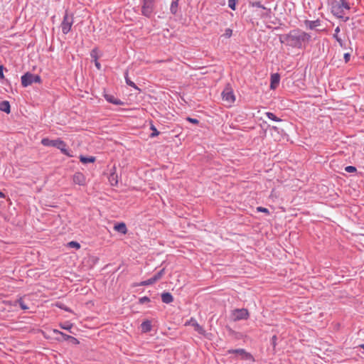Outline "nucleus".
Wrapping results in <instances>:
<instances>
[{"label":"nucleus","instance_id":"nucleus-36","mask_svg":"<svg viewBox=\"0 0 364 364\" xmlns=\"http://www.w3.org/2000/svg\"><path fill=\"white\" fill-rule=\"evenodd\" d=\"M257 210L258 212H262V213H269V210L267 208H266L257 207Z\"/></svg>","mask_w":364,"mask_h":364},{"label":"nucleus","instance_id":"nucleus-17","mask_svg":"<svg viewBox=\"0 0 364 364\" xmlns=\"http://www.w3.org/2000/svg\"><path fill=\"white\" fill-rule=\"evenodd\" d=\"M190 323H191L196 331H198L200 334H204L205 331L204 329L197 323V321L193 318L191 319Z\"/></svg>","mask_w":364,"mask_h":364},{"label":"nucleus","instance_id":"nucleus-6","mask_svg":"<svg viewBox=\"0 0 364 364\" xmlns=\"http://www.w3.org/2000/svg\"><path fill=\"white\" fill-rule=\"evenodd\" d=\"M221 95L223 100L228 106H231L235 101V96L233 93L232 89L229 85L225 87Z\"/></svg>","mask_w":364,"mask_h":364},{"label":"nucleus","instance_id":"nucleus-33","mask_svg":"<svg viewBox=\"0 0 364 364\" xmlns=\"http://www.w3.org/2000/svg\"><path fill=\"white\" fill-rule=\"evenodd\" d=\"M53 332H54L55 333H56V334H60V335H61L62 336H63L64 339H65V340H66V339H68V338H72L71 336H68V335H65V334H64L63 333L60 332V331H58V330H55H55H53Z\"/></svg>","mask_w":364,"mask_h":364},{"label":"nucleus","instance_id":"nucleus-27","mask_svg":"<svg viewBox=\"0 0 364 364\" xmlns=\"http://www.w3.org/2000/svg\"><path fill=\"white\" fill-rule=\"evenodd\" d=\"M164 269H162L161 270H160L159 272H157L154 277L153 278L155 279V281H158L159 279H160L161 278V277L164 275Z\"/></svg>","mask_w":364,"mask_h":364},{"label":"nucleus","instance_id":"nucleus-24","mask_svg":"<svg viewBox=\"0 0 364 364\" xmlns=\"http://www.w3.org/2000/svg\"><path fill=\"white\" fill-rule=\"evenodd\" d=\"M124 77H125L126 82H127V84L128 85H129V86H131V87H134L135 89H137V87L135 85V83L134 82L131 81L129 80V78L128 77V73L127 72L125 73Z\"/></svg>","mask_w":364,"mask_h":364},{"label":"nucleus","instance_id":"nucleus-23","mask_svg":"<svg viewBox=\"0 0 364 364\" xmlns=\"http://www.w3.org/2000/svg\"><path fill=\"white\" fill-rule=\"evenodd\" d=\"M306 23L308 24V27L310 29H314V28H316L320 25V22L318 20L307 21Z\"/></svg>","mask_w":364,"mask_h":364},{"label":"nucleus","instance_id":"nucleus-22","mask_svg":"<svg viewBox=\"0 0 364 364\" xmlns=\"http://www.w3.org/2000/svg\"><path fill=\"white\" fill-rule=\"evenodd\" d=\"M109 181L112 186H116L118 183L117 176L114 173H111L109 177Z\"/></svg>","mask_w":364,"mask_h":364},{"label":"nucleus","instance_id":"nucleus-34","mask_svg":"<svg viewBox=\"0 0 364 364\" xmlns=\"http://www.w3.org/2000/svg\"><path fill=\"white\" fill-rule=\"evenodd\" d=\"M18 304H19V306L20 307L23 309V310H26L28 309V307L25 304V303L23 302V301L22 299H20L18 300Z\"/></svg>","mask_w":364,"mask_h":364},{"label":"nucleus","instance_id":"nucleus-30","mask_svg":"<svg viewBox=\"0 0 364 364\" xmlns=\"http://www.w3.org/2000/svg\"><path fill=\"white\" fill-rule=\"evenodd\" d=\"M252 6L256 8L262 9L264 10H266V7L264 6L259 1H255L252 3Z\"/></svg>","mask_w":364,"mask_h":364},{"label":"nucleus","instance_id":"nucleus-3","mask_svg":"<svg viewBox=\"0 0 364 364\" xmlns=\"http://www.w3.org/2000/svg\"><path fill=\"white\" fill-rule=\"evenodd\" d=\"M41 144L45 146H53V147H55L58 149L60 150V151L69 156V157H72L73 155L70 154V151L66 148V144L63 141L61 140L60 139H49L48 138H43L42 140H41Z\"/></svg>","mask_w":364,"mask_h":364},{"label":"nucleus","instance_id":"nucleus-26","mask_svg":"<svg viewBox=\"0 0 364 364\" xmlns=\"http://www.w3.org/2000/svg\"><path fill=\"white\" fill-rule=\"evenodd\" d=\"M156 281L155 279L153 278V277L147 280H145V281H143L140 283V285L141 286H148V285H151L154 283H155Z\"/></svg>","mask_w":364,"mask_h":364},{"label":"nucleus","instance_id":"nucleus-18","mask_svg":"<svg viewBox=\"0 0 364 364\" xmlns=\"http://www.w3.org/2000/svg\"><path fill=\"white\" fill-rule=\"evenodd\" d=\"M80 161L84 164H86L88 163H93L95 161V157H94V156L86 157L84 156H80Z\"/></svg>","mask_w":364,"mask_h":364},{"label":"nucleus","instance_id":"nucleus-31","mask_svg":"<svg viewBox=\"0 0 364 364\" xmlns=\"http://www.w3.org/2000/svg\"><path fill=\"white\" fill-rule=\"evenodd\" d=\"M60 327L62 328H63V329L70 331L72 328L73 325L69 323H63V324H60Z\"/></svg>","mask_w":364,"mask_h":364},{"label":"nucleus","instance_id":"nucleus-5","mask_svg":"<svg viewBox=\"0 0 364 364\" xmlns=\"http://www.w3.org/2000/svg\"><path fill=\"white\" fill-rule=\"evenodd\" d=\"M21 84L23 87H26L31 85L33 82L39 83L41 81V77L38 75L26 73L21 76Z\"/></svg>","mask_w":364,"mask_h":364},{"label":"nucleus","instance_id":"nucleus-40","mask_svg":"<svg viewBox=\"0 0 364 364\" xmlns=\"http://www.w3.org/2000/svg\"><path fill=\"white\" fill-rule=\"evenodd\" d=\"M91 57L95 60V57H97V52L95 50H92L91 52Z\"/></svg>","mask_w":364,"mask_h":364},{"label":"nucleus","instance_id":"nucleus-38","mask_svg":"<svg viewBox=\"0 0 364 364\" xmlns=\"http://www.w3.org/2000/svg\"><path fill=\"white\" fill-rule=\"evenodd\" d=\"M187 120L189 121L190 122L193 123V124H198V120L196 119H194V118L188 117Z\"/></svg>","mask_w":364,"mask_h":364},{"label":"nucleus","instance_id":"nucleus-25","mask_svg":"<svg viewBox=\"0 0 364 364\" xmlns=\"http://www.w3.org/2000/svg\"><path fill=\"white\" fill-rule=\"evenodd\" d=\"M239 1V0H228V6L232 11L236 10V4Z\"/></svg>","mask_w":364,"mask_h":364},{"label":"nucleus","instance_id":"nucleus-43","mask_svg":"<svg viewBox=\"0 0 364 364\" xmlns=\"http://www.w3.org/2000/svg\"><path fill=\"white\" fill-rule=\"evenodd\" d=\"M4 197L5 195L1 191H0V198H4Z\"/></svg>","mask_w":364,"mask_h":364},{"label":"nucleus","instance_id":"nucleus-11","mask_svg":"<svg viewBox=\"0 0 364 364\" xmlns=\"http://www.w3.org/2000/svg\"><path fill=\"white\" fill-rule=\"evenodd\" d=\"M280 76L278 73H274L271 75L270 88L274 90L279 85Z\"/></svg>","mask_w":364,"mask_h":364},{"label":"nucleus","instance_id":"nucleus-32","mask_svg":"<svg viewBox=\"0 0 364 364\" xmlns=\"http://www.w3.org/2000/svg\"><path fill=\"white\" fill-rule=\"evenodd\" d=\"M345 170L348 173H353L356 171V168L353 166H348L345 168Z\"/></svg>","mask_w":364,"mask_h":364},{"label":"nucleus","instance_id":"nucleus-10","mask_svg":"<svg viewBox=\"0 0 364 364\" xmlns=\"http://www.w3.org/2000/svg\"><path fill=\"white\" fill-rule=\"evenodd\" d=\"M73 182L75 184L83 186L85 183V176L80 172L75 173L73 178Z\"/></svg>","mask_w":364,"mask_h":364},{"label":"nucleus","instance_id":"nucleus-39","mask_svg":"<svg viewBox=\"0 0 364 364\" xmlns=\"http://www.w3.org/2000/svg\"><path fill=\"white\" fill-rule=\"evenodd\" d=\"M3 70H4L3 65H0V78L1 79H4V77Z\"/></svg>","mask_w":364,"mask_h":364},{"label":"nucleus","instance_id":"nucleus-15","mask_svg":"<svg viewBox=\"0 0 364 364\" xmlns=\"http://www.w3.org/2000/svg\"><path fill=\"white\" fill-rule=\"evenodd\" d=\"M114 230L122 233V234H126L127 232L126 225L123 223H118V224L115 225Z\"/></svg>","mask_w":364,"mask_h":364},{"label":"nucleus","instance_id":"nucleus-42","mask_svg":"<svg viewBox=\"0 0 364 364\" xmlns=\"http://www.w3.org/2000/svg\"><path fill=\"white\" fill-rule=\"evenodd\" d=\"M232 34V31L230 29L226 30V36L230 37Z\"/></svg>","mask_w":364,"mask_h":364},{"label":"nucleus","instance_id":"nucleus-20","mask_svg":"<svg viewBox=\"0 0 364 364\" xmlns=\"http://www.w3.org/2000/svg\"><path fill=\"white\" fill-rule=\"evenodd\" d=\"M179 0H173L171 4L170 10L171 12L175 14L177 11Z\"/></svg>","mask_w":364,"mask_h":364},{"label":"nucleus","instance_id":"nucleus-13","mask_svg":"<svg viewBox=\"0 0 364 364\" xmlns=\"http://www.w3.org/2000/svg\"><path fill=\"white\" fill-rule=\"evenodd\" d=\"M0 110L7 114L10 113L11 107L9 102L6 100L0 102Z\"/></svg>","mask_w":364,"mask_h":364},{"label":"nucleus","instance_id":"nucleus-2","mask_svg":"<svg viewBox=\"0 0 364 364\" xmlns=\"http://www.w3.org/2000/svg\"><path fill=\"white\" fill-rule=\"evenodd\" d=\"M350 9V6L345 0H339L332 4L331 12L338 18H343L344 21H348L349 17L345 16Z\"/></svg>","mask_w":364,"mask_h":364},{"label":"nucleus","instance_id":"nucleus-4","mask_svg":"<svg viewBox=\"0 0 364 364\" xmlns=\"http://www.w3.org/2000/svg\"><path fill=\"white\" fill-rule=\"evenodd\" d=\"M74 22V18L73 14H69L68 11H65V14L63 16V20L61 23V29L62 32L64 34L68 33L72 28V26Z\"/></svg>","mask_w":364,"mask_h":364},{"label":"nucleus","instance_id":"nucleus-29","mask_svg":"<svg viewBox=\"0 0 364 364\" xmlns=\"http://www.w3.org/2000/svg\"><path fill=\"white\" fill-rule=\"evenodd\" d=\"M151 129L152 130V133L150 134L151 137H155L159 134V132L155 128L154 125H151Z\"/></svg>","mask_w":364,"mask_h":364},{"label":"nucleus","instance_id":"nucleus-16","mask_svg":"<svg viewBox=\"0 0 364 364\" xmlns=\"http://www.w3.org/2000/svg\"><path fill=\"white\" fill-rule=\"evenodd\" d=\"M105 97L107 102L112 103L114 105H119L122 104V102L119 100L114 98V97L112 95H105Z\"/></svg>","mask_w":364,"mask_h":364},{"label":"nucleus","instance_id":"nucleus-35","mask_svg":"<svg viewBox=\"0 0 364 364\" xmlns=\"http://www.w3.org/2000/svg\"><path fill=\"white\" fill-rule=\"evenodd\" d=\"M150 301L149 298L147 296H143L139 299V303L140 304H144L146 302H149Z\"/></svg>","mask_w":364,"mask_h":364},{"label":"nucleus","instance_id":"nucleus-45","mask_svg":"<svg viewBox=\"0 0 364 364\" xmlns=\"http://www.w3.org/2000/svg\"><path fill=\"white\" fill-rule=\"evenodd\" d=\"M276 338H277V337H276V336H274L272 337V340H273V341H275Z\"/></svg>","mask_w":364,"mask_h":364},{"label":"nucleus","instance_id":"nucleus-41","mask_svg":"<svg viewBox=\"0 0 364 364\" xmlns=\"http://www.w3.org/2000/svg\"><path fill=\"white\" fill-rule=\"evenodd\" d=\"M350 54L349 53H345L344 54V59L345 61L347 63L350 60Z\"/></svg>","mask_w":364,"mask_h":364},{"label":"nucleus","instance_id":"nucleus-19","mask_svg":"<svg viewBox=\"0 0 364 364\" xmlns=\"http://www.w3.org/2000/svg\"><path fill=\"white\" fill-rule=\"evenodd\" d=\"M340 32V27L337 26L335 28V33L333 34V38L336 40V41L339 43V45L342 47L343 46V41L342 39L338 36V33Z\"/></svg>","mask_w":364,"mask_h":364},{"label":"nucleus","instance_id":"nucleus-1","mask_svg":"<svg viewBox=\"0 0 364 364\" xmlns=\"http://www.w3.org/2000/svg\"><path fill=\"white\" fill-rule=\"evenodd\" d=\"M311 39V36L301 30L291 31L284 37V41L287 43L294 48H301L306 43H308Z\"/></svg>","mask_w":364,"mask_h":364},{"label":"nucleus","instance_id":"nucleus-7","mask_svg":"<svg viewBox=\"0 0 364 364\" xmlns=\"http://www.w3.org/2000/svg\"><path fill=\"white\" fill-rule=\"evenodd\" d=\"M227 353L229 354H235L236 356L239 357L242 360H247L250 362H253L255 360L253 356L242 348L230 349L227 351Z\"/></svg>","mask_w":364,"mask_h":364},{"label":"nucleus","instance_id":"nucleus-14","mask_svg":"<svg viewBox=\"0 0 364 364\" xmlns=\"http://www.w3.org/2000/svg\"><path fill=\"white\" fill-rule=\"evenodd\" d=\"M141 331L144 333L149 332L151 330V323L150 321H144L141 324Z\"/></svg>","mask_w":364,"mask_h":364},{"label":"nucleus","instance_id":"nucleus-12","mask_svg":"<svg viewBox=\"0 0 364 364\" xmlns=\"http://www.w3.org/2000/svg\"><path fill=\"white\" fill-rule=\"evenodd\" d=\"M161 300L165 304H170L173 301V298L169 292H164L161 294Z\"/></svg>","mask_w":364,"mask_h":364},{"label":"nucleus","instance_id":"nucleus-9","mask_svg":"<svg viewBox=\"0 0 364 364\" xmlns=\"http://www.w3.org/2000/svg\"><path fill=\"white\" fill-rule=\"evenodd\" d=\"M154 9V2L152 1H143L142 14L145 16L149 17Z\"/></svg>","mask_w":364,"mask_h":364},{"label":"nucleus","instance_id":"nucleus-8","mask_svg":"<svg viewBox=\"0 0 364 364\" xmlns=\"http://www.w3.org/2000/svg\"><path fill=\"white\" fill-rule=\"evenodd\" d=\"M249 314L245 309H237L232 311L231 317L233 321L247 319Z\"/></svg>","mask_w":364,"mask_h":364},{"label":"nucleus","instance_id":"nucleus-28","mask_svg":"<svg viewBox=\"0 0 364 364\" xmlns=\"http://www.w3.org/2000/svg\"><path fill=\"white\" fill-rule=\"evenodd\" d=\"M68 247L75 249H80V245L77 242L71 241L68 243Z\"/></svg>","mask_w":364,"mask_h":364},{"label":"nucleus","instance_id":"nucleus-37","mask_svg":"<svg viewBox=\"0 0 364 364\" xmlns=\"http://www.w3.org/2000/svg\"><path fill=\"white\" fill-rule=\"evenodd\" d=\"M95 65L96 66V68L98 69V70H100L101 69V65L100 63L98 62V57H95Z\"/></svg>","mask_w":364,"mask_h":364},{"label":"nucleus","instance_id":"nucleus-44","mask_svg":"<svg viewBox=\"0 0 364 364\" xmlns=\"http://www.w3.org/2000/svg\"><path fill=\"white\" fill-rule=\"evenodd\" d=\"M143 1H152V2H154V0H143Z\"/></svg>","mask_w":364,"mask_h":364},{"label":"nucleus","instance_id":"nucleus-21","mask_svg":"<svg viewBox=\"0 0 364 364\" xmlns=\"http://www.w3.org/2000/svg\"><path fill=\"white\" fill-rule=\"evenodd\" d=\"M265 115L268 117V119L274 121V122H281L282 119L277 117L274 113L267 112L265 113Z\"/></svg>","mask_w":364,"mask_h":364}]
</instances>
